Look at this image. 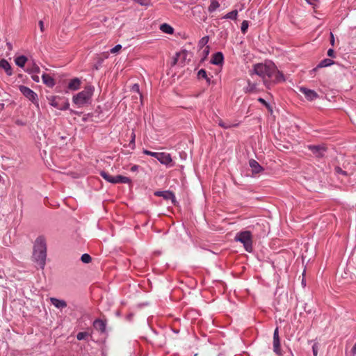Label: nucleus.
Masks as SVG:
<instances>
[{
	"label": "nucleus",
	"mask_w": 356,
	"mask_h": 356,
	"mask_svg": "<svg viewBox=\"0 0 356 356\" xmlns=\"http://www.w3.org/2000/svg\"><path fill=\"white\" fill-rule=\"evenodd\" d=\"M253 74L259 76L262 79L264 84L268 88H270L275 83L285 81L283 74L277 70L273 63H257L254 65L253 70L250 72V75Z\"/></svg>",
	"instance_id": "f257e3e1"
},
{
	"label": "nucleus",
	"mask_w": 356,
	"mask_h": 356,
	"mask_svg": "<svg viewBox=\"0 0 356 356\" xmlns=\"http://www.w3.org/2000/svg\"><path fill=\"white\" fill-rule=\"evenodd\" d=\"M33 257L34 261L43 269L47 257V244L43 236H38L35 241Z\"/></svg>",
	"instance_id": "f03ea898"
},
{
	"label": "nucleus",
	"mask_w": 356,
	"mask_h": 356,
	"mask_svg": "<svg viewBox=\"0 0 356 356\" xmlns=\"http://www.w3.org/2000/svg\"><path fill=\"white\" fill-rule=\"evenodd\" d=\"M93 90L94 88L92 86H86L83 90L73 97V102L79 107L90 104L93 94Z\"/></svg>",
	"instance_id": "7ed1b4c3"
},
{
	"label": "nucleus",
	"mask_w": 356,
	"mask_h": 356,
	"mask_svg": "<svg viewBox=\"0 0 356 356\" xmlns=\"http://www.w3.org/2000/svg\"><path fill=\"white\" fill-rule=\"evenodd\" d=\"M235 241L242 243L246 251L249 252H252V243L250 231H243L238 233L235 236Z\"/></svg>",
	"instance_id": "20e7f679"
},
{
	"label": "nucleus",
	"mask_w": 356,
	"mask_h": 356,
	"mask_svg": "<svg viewBox=\"0 0 356 356\" xmlns=\"http://www.w3.org/2000/svg\"><path fill=\"white\" fill-rule=\"evenodd\" d=\"M49 103L51 106L59 110H67L70 104L67 99L59 96H49L47 97Z\"/></svg>",
	"instance_id": "39448f33"
},
{
	"label": "nucleus",
	"mask_w": 356,
	"mask_h": 356,
	"mask_svg": "<svg viewBox=\"0 0 356 356\" xmlns=\"http://www.w3.org/2000/svg\"><path fill=\"white\" fill-rule=\"evenodd\" d=\"M252 232L257 237H264L269 232L268 223L264 220L257 222L255 225H252Z\"/></svg>",
	"instance_id": "423d86ee"
},
{
	"label": "nucleus",
	"mask_w": 356,
	"mask_h": 356,
	"mask_svg": "<svg viewBox=\"0 0 356 356\" xmlns=\"http://www.w3.org/2000/svg\"><path fill=\"white\" fill-rule=\"evenodd\" d=\"M327 152V147L325 144L313 145V159L316 158L318 161L323 160Z\"/></svg>",
	"instance_id": "0eeeda50"
},
{
	"label": "nucleus",
	"mask_w": 356,
	"mask_h": 356,
	"mask_svg": "<svg viewBox=\"0 0 356 356\" xmlns=\"http://www.w3.org/2000/svg\"><path fill=\"white\" fill-rule=\"evenodd\" d=\"M19 89L24 97H26L33 103H37L38 95L34 91L24 86H19Z\"/></svg>",
	"instance_id": "6e6552de"
},
{
	"label": "nucleus",
	"mask_w": 356,
	"mask_h": 356,
	"mask_svg": "<svg viewBox=\"0 0 356 356\" xmlns=\"http://www.w3.org/2000/svg\"><path fill=\"white\" fill-rule=\"evenodd\" d=\"M156 159L159 161L161 163L164 164L165 165H173L172 160L169 153L159 152Z\"/></svg>",
	"instance_id": "1a4fd4ad"
},
{
	"label": "nucleus",
	"mask_w": 356,
	"mask_h": 356,
	"mask_svg": "<svg viewBox=\"0 0 356 356\" xmlns=\"http://www.w3.org/2000/svg\"><path fill=\"white\" fill-rule=\"evenodd\" d=\"M296 92L301 97L302 95L308 101H312V90L305 86H297Z\"/></svg>",
	"instance_id": "9d476101"
},
{
	"label": "nucleus",
	"mask_w": 356,
	"mask_h": 356,
	"mask_svg": "<svg viewBox=\"0 0 356 356\" xmlns=\"http://www.w3.org/2000/svg\"><path fill=\"white\" fill-rule=\"evenodd\" d=\"M154 195L156 196L163 197L165 200H170L172 201V203L175 204L176 200L175 195L172 192L170 191H156L154 193Z\"/></svg>",
	"instance_id": "9b49d317"
},
{
	"label": "nucleus",
	"mask_w": 356,
	"mask_h": 356,
	"mask_svg": "<svg viewBox=\"0 0 356 356\" xmlns=\"http://www.w3.org/2000/svg\"><path fill=\"white\" fill-rule=\"evenodd\" d=\"M273 350L278 355L281 353L278 327L275 330L273 333Z\"/></svg>",
	"instance_id": "f8f14e48"
},
{
	"label": "nucleus",
	"mask_w": 356,
	"mask_h": 356,
	"mask_svg": "<svg viewBox=\"0 0 356 356\" xmlns=\"http://www.w3.org/2000/svg\"><path fill=\"white\" fill-rule=\"evenodd\" d=\"M106 321L102 319L98 318L93 322V327L96 330L99 331L101 334L106 333Z\"/></svg>",
	"instance_id": "ddd939ff"
},
{
	"label": "nucleus",
	"mask_w": 356,
	"mask_h": 356,
	"mask_svg": "<svg viewBox=\"0 0 356 356\" xmlns=\"http://www.w3.org/2000/svg\"><path fill=\"white\" fill-rule=\"evenodd\" d=\"M249 165L252 168V174H258L264 170V168L254 159H250L249 161Z\"/></svg>",
	"instance_id": "4468645a"
},
{
	"label": "nucleus",
	"mask_w": 356,
	"mask_h": 356,
	"mask_svg": "<svg viewBox=\"0 0 356 356\" xmlns=\"http://www.w3.org/2000/svg\"><path fill=\"white\" fill-rule=\"evenodd\" d=\"M2 69L5 71L8 76L13 74V70L9 63L4 58L0 60V70Z\"/></svg>",
	"instance_id": "2eb2a0df"
},
{
	"label": "nucleus",
	"mask_w": 356,
	"mask_h": 356,
	"mask_svg": "<svg viewBox=\"0 0 356 356\" xmlns=\"http://www.w3.org/2000/svg\"><path fill=\"white\" fill-rule=\"evenodd\" d=\"M223 60H224V56H223L222 53L218 51V52L215 53L213 55L212 58L211 60V63H212L213 65H220L222 64Z\"/></svg>",
	"instance_id": "dca6fc26"
},
{
	"label": "nucleus",
	"mask_w": 356,
	"mask_h": 356,
	"mask_svg": "<svg viewBox=\"0 0 356 356\" xmlns=\"http://www.w3.org/2000/svg\"><path fill=\"white\" fill-rule=\"evenodd\" d=\"M177 56H179L180 63L184 64L186 60L190 61L191 58V53L186 49L182 50L177 53Z\"/></svg>",
	"instance_id": "f3484780"
},
{
	"label": "nucleus",
	"mask_w": 356,
	"mask_h": 356,
	"mask_svg": "<svg viewBox=\"0 0 356 356\" xmlns=\"http://www.w3.org/2000/svg\"><path fill=\"white\" fill-rule=\"evenodd\" d=\"M51 303L56 308L63 309L67 307V302L64 300H60L56 298H50Z\"/></svg>",
	"instance_id": "a211bd4d"
},
{
	"label": "nucleus",
	"mask_w": 356,
	"mask_h": 356,
	"mask_svg": "<svg viewBox=\"0 0 356 356\" xmlns=\"http://www.w3.org/2000/svg\"><path fill=\"white\" fill-rule=\"evenodd\" d=\"M43 83L49 88H53L55 86L54 79L47 74H43L42 76Z\"/></svg>",
	"instance_id": "6ab92c4d"
},
{
	"label": "nucleus",
	"mask_w": 356,
	"mask_h": 356,
	"mask_svg": "<svg viewBox=\"0 0 356 356\" xmlns=\"http://www.w3.org/2000/svg\"><path fill=\"white\" fill-rule=\"evenodd\" d=\"M81 85V81L78 78L72 79L68 83V89L71 90H76L79 88Z\"/></svg>",
	"instance_id": "aec40b11"
},
{
	"label": "nucleus",
	"mask_w": 356,
	"mask_h": 356,
	"mask_svg": "<svg viewBox=\"0 0 356 356\" xmlns=\"http://www.w3.org/2000/svg\"><path fill=\"white\" fill-rule=\"evenodd\" d=\"M334 63L333 62V60H332L330 58L323 59L318 63V66L315 69H313V71H315V70H316L318 68H322V67H325L331 66Z\"/></svg>",
	"instance_id": "412c9836"
},
{
	"label": "nucleus",
	"mask_w": 356,
	"mask_h": 356,
	"mask_svg": "<svg viewBox=\"0 0 356 356\" xmlns=\"http://www.w3.org/2000/svg\"><path fill=\"white\" fill-rule=\"evenodd\" d=\"M113 184H118V183H124V184H128L131 182V180L129 177H124L122 175H117L114 177L113 179Z\"/></svg>",
	"instance_id": "4be33fe9"
},
{
	"label": "nucleus",
	"mask_w": 356,
	"mask_h": 356,
	"mask_svg": "<svg viewBox=\"0 0 356 356\" xmlns=\"http://www.w3.org/2000/svg\"><path fill=\"white\" fill-rule=\"evenodd\" d=\"M27 60L28 58H26V56L23 55L17 56L15 59V64L20 67H24Z\"/></svg>",
	"instance_id": "5701e85b"
},
{
	"label": "nucleus",
	"mask_w": 356,
	"mask_h": 356,
	"mask_svg": "<svg viewBox=\"0 0 356 356\" xmlns=\"http://www.w3.org/2000/svg\"><path fill=\"white\" fill-rule=\"evenodd\" d=\"M160 30L162 31L165 33L172 34L174 32V29L169 24L164 23L160 26Z\"/></svg>",
	"instance_id": "b1692460"
},
{
	"label": "nucleus",
	"mask_w": 356,
	"mask_h": 356,
	"mask_svg": "<svg viewBox=\"0 0 356 356\" xmlns=\"http://www.w3.org/2000/svg\"><path fill=\"white\" fill-rule=\"evenodd\" d=\"M220 7V3L217 0H211V4L208 7V11L209 13L214 12L217 8Z\"/></svg>",
	"instance_id": "393cba45"
},
{
	"label": "nucleus",
	"mask_w": 356,
	"mask_h": 356,
	"mask_svg": "<svg viewBox=\"0 0 356 356\" xmlns=\"http://www.w3.org/2000/svg\"><path fill=\"white\" fill-rule=\"evenodd\" d=\"M248 86L245 88L246 92H252L257 90V83H252L250 80L248 81Z\"/></svg>",
	"instance_id": "a878e982"
},
{
	"label": "nucleus",
	"mask_w": 356,
	"mask_h": 356,
	"mask_svg": "<svg viewBox=\"0 0 356 356\" xmlns=\"http://www.w3.org/2000/svg\"><path fill=\"white\" fill-rule=\"evenodd\" d=\"M238 15V10H234L227 14H226L223 18L224 19H236Z\"/></svg>",
	"instance_id": "bb28decb"
},
{
	"label": "nucleus",
	"mask_w": 356,
	"mask_h": 356,
	"mask_svg": "<svg viewBox=\"0 0 356 356\" xmlns=\"http://www.w3.org/2000/svg\"><path fill=\"white\" fill-rule=\"evenodd\" d=\"M100 175L107 181L113 184V179L114 177L110 175L108 173L106 172L105 171H101Z\"/></svg>",
	"instance_id": "cd10ccee"
},
{
	"label": "nucleus",
	"mask_w": 356,
	"mask_h": 356,
	"mask_svg": "<svg viewBox=\"0 0 356 356\" xmlns=\"http://www.w3.org/2000/svg\"><path fill=\"white\" fill-rule=\"evenodd\" d=\"M334 172L337 174V175H344V176H348V175H353V172H351L350 173H348L347 171H345V170H343L341 168L339 167H335L334 168Z\"/></svg>",
	"instance_id": "c85d7f7f"
},
{
	"label": "nucleus",
	"mask_w": 356,
	"mask_h": 356,
	"mask_svg": "<svg viewBox=\"0 0 356 356\" xmlns=\"http://www.w3.org/2000/svg\"><path fill=\"white\" fill-rule=\"evenodd\" d=\"M26 71L29 73H39L40 69L36 64L34 63L33 66L30 69H28Z\"/></svg>",
	"instance_id": "c756f323"
},
{
	"label": "nucleus",
	"mask_w": 356,
	"mask_h": 356,
	"mask_svg": "<svg viewBox=\"0 0 356 356\" xmlns=\"http://www.w3.org/2000/svg\"><path fill=\"white\" fill-rule=\"evenodd\" d=\"M91 257L88 254H83L81 257V260L82 261V262L85 264L90 263L91 261Z\"/></svg>",
	"instance_id": "7c9ffc66"
},
{
	"label": "nucleus",
	"mask_w": 356,
	"mask_h": 356,
	"mask_svg": "<svg viewBox=\"0 0 356 356\" xmlns=\"http://www.w3.org/2000/svg\"><path fill=\"white\" fill-rule=\"evenodd\" d=\"M134 1L140 6H149L150 5L151 0H134Z\"/></svg>",
	"instance_id": "2f4dec72"
},
{
	"label": "nucleus",
	"mask_w": 356,
	"mask_h": 356,
	"mask_svg": "<svg viewBox=\"0 0 356 356\" xmlns=\"http://www.w3.org/2000/svg\"><path fill=\"white\" fill-rule=\"evenodd\" d=\"M209 42V37L205 36L203 37L200 41H199V47L200 48L204 47Z\"/></svg>",
	"instance_id": "473e14b6"
},
{
	"label": "nucleus",
	"mask_w": 356,
	"mask_h": 356,
	"mask_svg": "<svg viewBox=\"0 0 356 356\" xmlns=\"http://www.w3.org/2000/svg\"><path fill=\"white\" fill-rule=\"evenodd\" d=\"M89 334L87 332H79L76 335V339L79 341L84 339L86 337H88Z\"/></svg>",
	"instance_id": "72a5a7b5"
},
{
	"label": "nucleus",
	"mask_w": 356,
	"mask_h": 356,
	"mask_svg": "<svg viewBox=\"0 0 356 356\" xmlns=\"http://www.w3.org/2000/svg\"><path fill=\"white\" fill-rule=\"evenodd\" d=\"M207 72L205 70L201 69L198 71V72H197L198 79H205V78H207Z\"/></svg>",
	"instance_id": "f704fd0d"
},
{
	"label": "nucleus",
	"mask_w": 356,
	"mask_h": 356,
	"mask_svg": "<svg viewBox=\"0 0 356 356\" xmlns=\"http://www.w3.org/2000/svg\"><path fill=\"white\" fill-rule=\"evenodd\" d=\"M248 29V22L246 20H244L242 22L241 26V30L242 33H245Z\"/></svg>",
	"instance_id": "c9c22d12"
},
{
	"label": "nucleus",
	"mask_w": 356,
	"mask_h": 356,
	"mask_svg": "<svg viewBox=\"0 0 356 356\" xmlns=\"http://www.w3.org/2000/svg\"><path fill=\"white\" fill-rule=\"evenodd\" d=\"M143 153L146 155H149V156H152L153 157H155L156 159H157V155L159 154V152H150L149 150H147V149H144L143 150Z\"/></svg>",
	"instance_id": "e433bc0d"
},
{
	"label": "nucleus",
	"mask_w": 356,
	"mask_h": 356,
	"mask_svg": "<svg viewBox=\"0 0 356 356\" xmlns=\"http://www.w3.org/2000/svg\"><path fill=\"white\" fill-rule=\"evenodd\" d=\"M135 138H136V135L134 134V131H133L131 133V141L129 143V145L131 146L132 149H134L135 147Z\"/></svg>",
	"instance_id": "4c0bfd02"
},
{
	"label": "nucleus",
	"mask_w": 356,
	"mask_h": 356,
	"mask_svg": "<svg viewBox=\"0 0 356 356\" xmlns=\"http://www.w3.org/2000/svg\"><path fill=\"white\" fill-rule=\"evenodd\" d=\"M121 49H122V46L120 44H117L113 48H112L110 50V51L112 54H115V53L118 52L119 50H120Z\"/></svg>",
	"instance_id": "58836bf2"
},
{
	"label": "nucleus",
	"mask_w": 356,
	"mask_h": 356,
	"mask_svg": "<svg viewBox=\"0 0 356 356\" xmlns=\"http://www.w3.org/2000/svg\"><path fill=\"white\" fill-rule=\"evenodd\" d=\"M209 46H207L206 48L204 49V51H203L204 57L202 58L201 61H204L206 59V58L208 56L209 52Z\"/></svg>",
	"instance_id": "ea45409f"
},
{
	"label": "nucleus",
	"mask_w": 356,
	"mask_h": 356,
	"mask_svg": "<svg viewBox=\"0 0 356 356\" xmlns=\"http://www.w3.org/2000/svg\"><path fill=\"white\" fill-rule=\"evenodd\" d=\"M131 90H132L133 92H138V93H139V94H140V89H139V86H138V84H137V83L134 84V85L132 86V87H131Z\"/></svg>",
	"instance_id": "a19ab883"
},
{
	"label": "nucleus",
	"mask_w": 356,
	"mask_h": 356,
	"mask_svg": "<svg viewBox=\"0 0 356 356\" xmlns=\"http://www.w3.org/2000/svg\"><path fill=\"white\" fill-rule=\"evenodd\" d=\"M218 124H219V126H220L221 127L225 128V129H227V128L231 127H232V126H233V125H231V124H229V125H227V124H225V123L223 121H222V120H220V121H219Z\"/></svg>",
	"instance_id": "79ce46f5"
},
{
	"label": "nucleus",
	"mask_w": 356,
	"mask_h": 356,
	"mask_svg": "<svg viewBox=\"0 0 356 356\" xmlns=\"http://www.w3.org/2000/svg\"><path fill=\"white\" fill-rule=\"evenodd\" d=\"M179 60V56H177V53L175 57L173 58V60L172 62V66L175 65L178 63Z\"/></svg>",
	"instance_id": "37998d69"
},
{
	"label": "nucleus",
	"mask_w": 356,
	"mask_h": 356,
	"mask_svg": "<svg viewBox=\"0 0 356 356\" xmlns=\"http://www.w3.org/2000/svg\"><path fill=\"white\" fill-rule=\"evenodd\" d=\"M38 24H39L40 29L41 32H44V26L43 21L42 20L39 21Z\"/></svg>",
	"instance_id": "c03bdc74"
},
{
	"label": "nucleus",
	"mask_w": 356,
	"mask_h": 356,
	"mask_svg": "<svg viewBox=\"0 0 356 356\" xmlns=\"http://www.w3.org/2000/svg\"><path fill=\"white\" fill-rule=\"evenodd\" d=\"M327 56L330 57H334V51L332 49H329L327 53Z\"/></svg>",
	"instance_id": "a18cd8bd"
},
{
	"label": "nucleus",
	"mask_w": 356,
	"mask_h": 356,
	"mask_svg": "<svg viewBox=\"0 0 356 356\" xmlns=\"http://www.w3.org/2000/svg\"><path fill=\"white\" fill-rule=\"evenodd\" d=\"M258 101L265 105L267 108L270 107L269 104L263 98H259Z\"/></svg>",
	"instance_id": "49530a36"
},
{
	"label": "nucleus",
	"mask_w": 356,
	"mask_h": 356,
	"mask_svg": "<svg viewBox=\"0 0 356 356\" xmlns=\"http://www.w3.org/2000/svg\"><path fill=\"white\" fill-rule=\"evenodd\" d=\"M350 353H352L353 355H356V342L355 343L353 347L352 348Z\"/></svg>",
	"instance_id": "de8ad7c7"
},
{
	"label": "nucleus",
	"mask_w": 356,
	"mask_h": 356,
	"mask_svg": "<svg viewBox=\"0 0 356 356\" xmlns=\"http://www.w3.org/2000/svg\"><path fill=\"white\" fill-rule=\"evenodd\" d=\"M32 79L33 81H35V82H39L40 81V78L38 75H32Z\"/></svg>",
	"instance_id": "09e8293b"
},
{
	"label": "nucleus",
	"mask_w": 356,
	"mask_h": 356,
	"mask_svg": "<svg viewBox=\"0 0 356 356\" xmlns=\"http://www.w3.org/2000/svg\"><path fill=\"white\" fill-rule=\"evenodd\" d=\"M6 45L8 47V49L11 51L13 49V45L10 42H7Z\"/></svg>",
	"instance_id": "8fccbe9b"
},
{
	"label": "nucleus",
	"mask_w": 356,
	"mask_h": 356,
	"mask_svg": "<svg viewBox=\"0 0 356 356\" xmlns=\"http://www.w3.org/2000/svg\"><path fill=\"white\" fill-rule=\"evenodd\" d=\"M138 168V165H134L131 168V171H136Z\"/></svg>",
	"instance_id": "3c124183"
},
{
	"label": "nucleus",
	"mask_w": 356,
	"mask_h": 356,
	"mask_svg": "<svg viewBox=\"0 0 356 356\" xmlns=\"http://www.w3.org/2000/svg\"><path fill=\"white\" fill-rule=\"evenodd\" d=\"M330 35H331V44L332 45H334V37L333 36L332 32L330 33Z\"/></svg>",
	"instance_id": "603ef678"
},
{
	"label": "nucleus",
	"mask_w": 356,
	"mask_h": 356,
	"mask_svg": "<svg viewBox=\"0 0 356 356\" xmlns=\"http://www.w3.org/2000/svg\"><path fill=\"white\" fill-rule=\"evenodd\" d=\"M313 355L314 356H316L317 355V350H316L314 346H313Z\"/></svg>",
	"instance_id": "864d4df0"
},
{
	"label": "nucleus",
	"mask_w": 356,
	"mask_h": 356,
	"mask_svg": "<svg viewBox=\"0 0 356 356\" xmlns=\"http://www.w3.org/2000/svg\"><path fill=\"white\" fill-rule=\"evenodd\" d=\"M205 79H206L207 83L209 84L211 83V78L207 76V78H205Z\"/></svg>",
	"instance_id": "5fc2aeb1"
},
{
	"label": "nucleus",
	"mask_w": 356,
	"mask_h": 356,
	"mask_svg": "<svg viewBox=\"0 0 356 356\" xmlns=\"http://www.w3.org/2000/svg\"><path fill=\"white\" fill-rule=\"evenodd\" d=\"M317 97H318V95L316 94V92H314V91L313 90V99H314V98Z\"/></svg>",
	"instance_id": "6e6d98bb"
},
{
	"label": "nucleus",
	"mask_w": 356,
	"mask_h": 356,
	"mask_svg": "<svg viewBox=\"0 0 356 356\" xmlns=\"http://www.w3.org/2000/svg\"><path fill=\"white\" fill-rule=\"evenodd\" d=\"M16 123H17V124H19V125H23V124H24V123H22V122H20L19 120H17V121L16 122Z\"/></svg>",
	"instance_id": "4d7b16f0"
},
{
	"label": "nucleus",
	"mask_w": 356,
	"mask_h": 356,
	"mask_svg": "<svg viewBox=\"0 0 356 356\" xmlns=\"http://www.w3.org/2000/svg\"><path fill=\"white\" fill-rule=\"evenodd\" d=\"M302 284L305 286L306 285V282L304 279L302 280Z\"/></svg>",
	"instance_id": "13d9d810"
},
{
	"label": "nucleus",
	"mask_w": 356,
	"mask_h": 356,
	"mask_svg": "<svg viewBox=\"0 0 356 356\" xmlns=\"http://www.w3.org/2000/svg\"><path fill=\"white\" fill-rule=\"evenodd\" d=\"M314 8V3L313 2V9Z\"/></svg>",
	"instance_id": "bf43d9fd"
}]
</instances>
